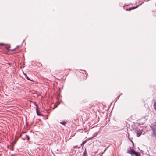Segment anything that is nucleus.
<instances>
[{"label": "nucleus", "mask_w": 156, "mask_h": 156, "mask_svg": "<svg viewBox=\"0 0 156 156\" xmlns=\"http://www.w3.org/2000/svg\"><path fill=\"white\" fill-rule=\"evenodd\" d=\"M53 109H54V107Z\"/></svg>", "instance_id": "a211bd4d"}, {"label": "nucleus", "mask_w": 156, "mask_h": 156, "mask_svg": "<svg viewBox=\"0 0 156 156\" xmlns=\"http://www.w3.org/2000/svg\"><path fill=\"white\" fill-rule=\"evenodd\" d=\"M83 156H87V153L86 152V149H85L83 154Z\"/></svg>", "instance_id": "20e7f679"}, {"label": "nucleus", "mask_w": 156, "mask_h": 156, "mask_svg": "<svg viewBox=\"0 0 156 156\" xmlns=\"http://www.w3.org/2000/svg\"><path fill=\"white\" fill-rule=\"evenodd\" d=\"M3 45H5V44L4 43H0V45L1 46H2Z\"/></svg>", "instance_id": "f8f14e48"}, {"label": "nucleus", "mask_w": 156, "mask_h": 156, "mask_svg": "<svg viewBox=\"0 0 156 156\" xmlns=\"http://www.w3.org/2000/svg\"><path fill=\"white\" fill-rule=\"evenodd\" d=\"M105 151V150L104 151V152Z\"/></svg>", "instance_id": "f3484780"}, {"label": "nucleus", "mask_w": 156, "mask_h": 156, "mask_svg": "<svg viewBox=\"0 0 156 156\" xmlns=\"http://www.w3.org/2000/svg\"><path fill=\"white\" fill-rule=\"evenodd\" d=\"M127 152L131 154H134L136 156H138L139 153L138 152H136L135 151L133 150L130 149L127 150Z\"/></svg>", "instance_id": "f03ea898"}, {"label": "nucleus", "mask_w": 156, "mask_h": 156, "mask_svg": "<svg viewBox=\"0 0 156 156\" xmlns=\"http://www.w3.org/2000/svg\"><path fill=\"white\" fill-rule=\"evenodd\" d=\"M34 104L35 105H36V107H37V105L36 104V102H34Z\"/></svg>", "instance_id": "9b49d317"}, {"label": "nucleus", "mask_w": 156, "mask_h": 156, "mask_svg": "<svg viewBox=\"0 0 156 156\" xmlns=\"http://www.w3.org/2000/svg\"><path fill=\"white\" fill-rule=\"evenodd\" d=\"M6 49H8V48H6Z\"/></svg>", "instance_id": "dca6fc26"}, {"label": "nucleus", "mask_w": 156, "mask_h": 156, "mask_svg": "<svg viewBox=\"0 0 156 156\" xmlns=\"http://www.w3.org/2000/svg\"><path fill=\"white\" fill-rule=\"evenodd\" d=\"M25 139H26L28 141L29 140H30V138L29 136L27 135H26L25 136Z\"/></svg>", "instance_id": "423d86ee"}, {"label": "nucleus", "mask_w": 156, "mask_h": 156, "mask_svg": "<svg viewBox=\"0 0 156 156\" xmlns=\"http://www.w3.org/2000/svg\"><path fill=\"white\" fill-rule=\"evenodd\" d=\"M86 141H84V142H83V144H85V143H86Z\"/></svg>", "instance_id": "2eb2a0df"}, {"label": "nucleus", "mask_w": 156, "mask_h": 156, "mask_svg": "<svg viewBox=\"0 0 156 156\" xmlns=\"http://www.w3.org/2000/svg\"><path fill=\"white\" fill-rule=\"evenodd\" d=\"M137 5L136 7H133L130 8L129 9H128L127 10L130 11L132 9H135V8H137Z\"/></svg>", "instance_id": "39448f33"}, {"label": "nucleus", "mask_w": 156, "mask_h": 156, "mask_svg": "<svg viewBox=\"0 0 156 156\" xmlns=\"http://www.w3.org/2000/svg\"><path fill=\"white\" fill-rule=\"evenodd\" d=\"M142 132L140 131H137V136L138 137L140 136Z\"/></svg>", "instance_id": "7ed1b4c3"}, {"label": "nucleus", "mask_w": 156, "mask_h": 156, "mask_svg": "<svg viewBox=\"0 0 156 156\" xmlns=\"http://www.w3.org/2000/svg\"><path fill=\"white\" fill-rule=\"evenodd\" d=\"M150 127L153 130V132L152 133V135L156 137V125H152L150 126Z\"/></svg>", "instance_id": "f257e3e1"}, {"label": "nucleus", "mask_w": 156, "mask_h": 156, "mask_svg": "<svg viewBox=\"0 0 156 156\" xmlns=\"http://www.w3.org/2000/svg\"><path fill=\"white\" fill-rule=\"evenodd\" d=\"M25 77L28 80L32 81L28 77V76L27 75L25 76Z\"/></svg>", "instance_id": "9d476101"}, {"label": "nucleus", "mask_w": 156, "mask_h": 156, "mask_svg": "<svg viewBox=\"0 0 156 156\" xmlns=\"http://www.w3.org/2000/svg\"><path fill=\"white\" fill-rule=\"evenodd\" d=\"M60 123L61 124H62L64 125H65L66 124V122L64 121L61 122H60Z\"/></svg>", "instance_id": "1a4fd4ad"}, {"label": "nucleus", "mask_w": 156, "mask_h": 156, "mask_svg": "<svg viewBox=\"0 0 156 156\" xmlns=\"http://www.w3.org/2000/svg\"><path fill=\"white\" fill-rule=\"evenodd\" d=\"M36 113H37V115H38L39 116L41 115L40 113H38V110H37V109H36Z\"/></svg>", "instance_id": "6e6552de"}, {"label": "nucleus", "mask_w": 156, "mask_h": 156, "mask_svg": "<svg viewBox=\"0 0 156 156\" xmlns=\"http://www.w3.org/2000/svg\"><path fill=\"white\" fill-rule=\"evenodd\" d=\"M153 107L156 110V101L154 103Z\"/></svg>", "instance_id": "0eeeda50"}, {"label": "nucleus", "mask_w": 156, "mask_h": 156, "mask_svg": "<svg viewBox=\"0 0 156 156\" xmlns=\"http://www.w3.org/2000/svg\"><path fill=\"white\" fill-rule=\"evenodd\" d=\"M23 74H24V76H25L27 75L26 74V73H24L23 72Z\"/></svg>", "instance_id": "ddd939ff"}, {"label": "nucleus", "mask_w": 156, "mask_h": 156, "mask_svg": "<svg viewBox=\"0 0 156 156\" xmlns=\"http://www.w3.org/2000/svg\"><path fill=\"white\" fill-rule=\"evenodd\" d=\"M93 137H91L90 139H87V140H90V139H91Z\"/></svg>", "instance_id": "4468645a"}]
</instances>
